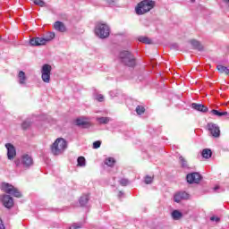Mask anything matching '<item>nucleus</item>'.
I'll use <instances>...</instances> for the list:
<instances>
[{"label":"nucleus","instance_id":"nucleus-1","mask_svg":"<svg viewBox=\"0 0 229 229\" xmlns=\"http://www.w3.org/2000/svg\"><path fill=\"white\" fill-rule=\"evenodd\" d=\"M156 3L153 0H143L140 2L136 7L135 12L137 15H144L151 12L155 8Z\"/></svg>","mask_w":229,"mask_h":229},{"label":"nucleus","instance_id":"nucleus-2","mask_svg":"<svg viewBox=\"0 0 229 229\" xmlns=\"http://www.w3.org/2000/svg\"><path fill=\"white\" fill-rule=\"evenodd\" d=\"M51 153L55 157L62 155L67 149V140L64 138H57L50 147Z\"/></svg>","mask_w":229,"mask_h":229},{"label":"nucleus","instance_id":"nucleus-3","mask_svg":"<svg viewBox=\"0 0 229 229\" xmlns=\"http://www.w3.org/2000/svg\"><path fill=\"white\" fill-rule=\"evenodd\" d=\"M55 38V32H50L47 37L45 38H32L30 40V46H46L47 42H51Z\"/></svg>","mask_w":229,"mask_h":229},{"label":"nucleus","instance_id":"nucleus-4","mask_svg":"<svg viewBox=\"0 0 229 229\" xmlns=\"http://www.w3.org/2000/svg\"><path fill=\"white\" fill-rule=\"evenodd\" d=\"M95 33L99 38H107L110 37V27L106 23H98Z\"/></svg>","mask_w":229,"mask_h":229},{"label":"nucleus","instance_id":"nucleus-5","mask_svg":"<svg viewBox=\"0 0 229 229\" xmlns=\"http://www.w3.org/2000/svg\"><path fill=\"white\" fill-rule=\"evenodd\" d=\"M120 58L124 65L127 67H135V57L131 55L130 51H123L120 53Z\"/></svg>","mask_w":229,"mask_h":229},{"label":"nucleus","instance_id":"nucleus-6","mask_svg":"<svg viewBox=\"0 0 229 229\" xmlns=\"http://www.w3.org/2000/svg\"><path fill=\"white\" fill-rule=\"evenodd\" d=\"M1 189L4 192H6V194H11L12 196H14V198H22L21 191L8 182H3Z\"/></svg>","mask_w":229,"mask_h":229},{"label":"nucleus","instance_id":"nucleus-7","mask_svg":"<svg viewBox=\"0 0 229 229\" xmlns=\"http://www.w3.org/2000/svg\"><path fill=\"white\" fill-rule=\"evenodd\" d=\"M53 67L49 64H44L41 69V78L44 83H49L51 81V71Z\"/></svg>","mask_w":229,"mask_h":229},{"label":"nucleus","instance_id":"nucleus-8","mask_svg":"<svg viewBox=\"0 0 229 229\" xmlns=\"http://www.w3.org/2000/svg\"><path fill=\"white\" fill-rule=\"evenodd\" d=\"M207 126L212 137L215 139H219V137H221V129L217 126V124L214 123H208Z\"/></svg>","mask_w":229,"mask_h":229},{"label":"nucleus","instance_id":"nucleus-9","mask_svg":"<svg viewBox=\"0 0 229 229\" xmlns=\"http://www.w3.org/2000/svg\"><path fill=\"white\" fill-rule=\"evenodd\" d=\"M201 174L198 172L188 174L186 175L188 183H199L201 182Z\"/></svg>","mask_w":229,"mask_h":229},{"label":"nucleus","instance_id":"nucleus-10","mask_svg":"<svg viewBox=\"0 0 229 229\" xmlns=\"http://www.w3.org/2000/svg\"><path fill=\"white\" fill-rule=\"evenodd\" d=\"M5 148L7 149V158L9 160H13L17 156V151L15 150V147L12 143H6Z\"/></svg>","mask_w":229,"mask_h":229},{"label":"nucleus","instance_id":"nucleus-11","mask_svg":"<svg viewBox=\"0 0 229 229\" xmlns=\"http://www.w3.org/2000/svg\"><path fill=\"white\" fill-rule=\"evenodd\" d=\"M1 201L5 208H12L13 207V198L10 195H2Z\"/></svg>","mask_w":229,"mask_h":229},{"label":"nucleus","instance_id":"nucleus-12","mask_svg":"<svg viewBox=\"0 0 229 229\" xmlns=\"http://www.w3.org/2000/svg\"><path fill=\"white\" fill-rule=\"evenodd\" d=\"M191 196L185 191L177 192L174 194V199L175 203H180L182 199H189Z\"/></svg>","mask_w":229,"mask_h":229},{"label":"nucleus","instance_id":"nucleus-13","mask_svg":"<svg viewBox=\"0 0 229 229\" xmlns=\"http://www.w3.org/2000/svg\"><path fill=\"white\" fill-rule=\"evenodd\" d=\"M21 162L24 167H31V165H33V157L28 154H25L21 157Z\"/></svg>","mask_w":229,"mask_h":229},{"label":"nucleus","instance_id":"nucleus-14","mask_svg":"<svg viewBox=\"0 0 229 229\" xmlns=\"http://www.w3.org/2000/svg\"><path fill=\"white\" fill-rule=\"evenodd\" d=\"M89 199H90V194L89 193L82 194L79 199L80 207H87V205H89Z\"/></svg>","mask_w":229,"mask_h":229},{"label":"nucleus","instance_id":"nucleus-15","mask_svg":"<svg viewBox=\"0 0 229 229\" xmlns=\"http://www.w3.org/2000/svg\"><path fill=\"white\" fill-rule=\"evenodd\" d=\"M191 108H193V110H197V112H202L203 114L208 112V107L203 104L192 103Z\"/></svg>","mask_w":229,"mask_h":229},{"label":"nucleus","instance_id":"nucleus-16","mask_svg":"<svg viewBox=\"0 0 229 229\" xmlns=\"http://www.w3.org/2000/svg\"><path fill=\"white\" fill-rule=\"evenodd\" d=\"M54 28L56 31H60L61 33H65V31H67V27H65V24L62 21H55L54 23Z\"/></svg>","mask_w":229,"mask_h":229},{"label":"nucleus","instance_id":"nucleus-17","mask_svg":"<svg viewBox=\"0 0 229 229\" xmlns=\"http://www.w3.org/2000/svg\"><path fill=\"white\" fill-rule=\"evenodd\" d=\"M18 79L20 85H26V80H28V78L26 77V73L23 71L19 72Z\"/></svg>","mask_w":229,"mask_h":229},{"label":"nucleus","instance_id":"nucleus-18","mask_svg":"<svg viewBox=\"0 0 229 229\" xmlns=\"http://www.w3.org/2000/svg\"><path fill=\"white\" fill-rule=\"evenodd\" d=\"M216 69L220 74H225L226 76H229V69L226 66H224L222 64H218L216 66Z\"/></svg>","mask_w":229,"mask_h":229},{"label":"nucleus","instance_id":"nucleus-19","mask_svg":"<svg viewBox=\"0 0 229 229\" xmlns=\"http://www.w3.org/2000/svg\"><path fill=\"white\" fill-rule=\"evenodd\" d=\"M191 46H193L194 49H198V51H203V46H201V43L196 39L191 40Z\"/></svg>","mask_w":229,"mask_h":229},{"label":"nucleus","instance_id":"nucleus-20","mask_svg":"<svg viewBox=\"0 0 229 229\" xmlns=\"http://www.w3.org/2000/svg\"><path fill=\"white\" fill-rule=\"evenodd\" d=\"M171 216L174 221H179V219L183 217V214H182V212L178 211L177 209L174 210Z\"/></svg>","mask_w":229,"mask_h":229},{"label":"nucleus","instance_id":"nucleus-21","mask_svg":"<svg viewBox=\"0 0 229 229\" xmlns=\"http://www.w3.org/2000/svg\"><path fill=\"white\" fill-rule=\"evenodd\" d=\"M139 42H142V44H153V40L146 36H140L138 38Z\"/></svg>","mask_w":229,"mask_h":229},{"label":"nucleus","instance_id":"nucleus-22","mask_svg":"<svg viewBox=\"0 0 229 229\" xmlns=\"http://www.w3.org/2000/svg\"><path fill=\"white\" fill-rule=\"evenodd\" d=\"M75 123L77 126H87V124H89V122H87V119L85 118H77L75 120Z\"/></svg>","mask_w":229,"mask_h":229},{"label":"nucleus","instance_id":"nucleus-23","mask_svg":"<svg viewBox=\"0 0 229 229\" xmlns=\"http://www.w3.org/2000/svg\"><path fill=\"white\" fill-rule=\"evenodd\" d=\"M106 165H108V167H114L115 165V158L114 157H107L105 161Z\"/></svg>","mask_w":229,"mask_h":229},{"label":"nucleus","instance_id":"nucleus-24","mask_svg":"<svg viewBox=\"0 0 229 229\" xmlns=\"http://www.w3.org/2000/svg\"><path fill=\"white\" fill-rule=\"evenodd\" d=\"M211 114H213V115H217L218 117H223V115H228V112L226 111L219 112L216 109L211 110Z\"/></svg>","mask_w":229,"mask_h":229},{"label":"nucleus","instance_id":"nucleus-25","mask_svg":"<svg viewBox=\"0 0 229 229\" xmlns=\"http://www.w3.org/2000/svg\"><path fill=\"white\" fill-rule=\"evenodd\" d=\"M203 158H210L212 157V150L206 148L202 150Z\"/></svg>","mask_w":229,"mask_h":229},{"label":"nucleus","instance_id":"nucleus-26","mask_svg":"<svg viewBox=\"0 0 229 229\" xmlns=\"http://www.w3.org/2000/svg\"><path fill=\"white\" fill-rule=\"evenodd\" d=\"M146 112V108L143 106H136V113L138 115H142Z\"/></svg>","mask_w":229,"mask_h":229},{"label":"nucleus","instance_id":"nucleus-27","mask_svg":"<svg viewBox=\"0 0 229 229\" xmlns=\"http://www.w3.org/2000/svg\"><path fill=\"white\" fill-rule=\"evenodd\" d=\"M77 165L79 167H84V165H85V157H78Z\"/></svg>","mask_w":229,"mask_h":229},{"label":"nucleus","instance_id":"nucleus-28","mask_svg":"<svg viewBox=\"0 0 229 229\" xmlns=\"http://www.w3.org/2000/svg\"><path fill=\"white\" fill-rule=\"evenodd\" d=\"M98 123L100 124H108L110 123V118L108 117H100L98 119Z\"/></svg>","mask_w":229,"mask_h":229},{"label":"nucleus","instance_id":"nucleus-29","mask_svg":"<svg viewBox=\"0 0 229 229\" xmlns=\"http://www.w3.org/2000/svg\"><path fill=\"white\" fill-rule=\"evenodd\" d=\"M33 3L38 6H41V8H44V6H46V2H44V0H33Z\"/></svg>","mask_w":229,"mask_h":229},{"label":"nucleus","instance_id":"nucleus-30","mask_svg":"<svg viewBox=\"0 0 229 229\" xmlns=\"http://www.w3.org/2000/svg\"><path fill=\"white\" fill-rule=\"evenodd\" d=\"M30 126H31V123H30V122H23L21 123L22 130H29L30 128Z\"/></svg>","mask_w":229,"mask_h":229},{"label":"nucleus","instance_id":"nucleus-31","mask_svg":"<svg viewBox=\"0 0 229 229\" xmlns=\"http://www.w3.org/2000/svg\"><path fill=\"white\" fill-rule=\"evenodd\" d=\"M179 160H180V164H181L182 167H187V160H185V157L181 156L179 157Z\"/></svg>","mask_w":229,"mask_h":229},{"label":"nucleus","instance_id":"nucleus-32","mask_svg":"<svg viewBox=\"0 0 229 229\" xmlns=\"http://www.w3.org/2000/svg\"><path fill=\"white\" fill-rule=\"evenodd\" d=\"M153 182V177L149 176V175H147L145 177V183L147 185H149V183H152Z\"/></svg>","mask_w":229,"mask_h":229},{"label":"nucleus","instance_id":"nucleus-33","mask_svg":"<svg viewBox=\"0 0 229 229\" xmlns=\"http://www.w3.org/2000/svg\"><path fill=\"white\" fill-rule=\"evenodd\" d=\"M101 148V141L100 140H97L95 142H93V149H98Z\"/></svg>","mask_w":229,"mask_h":229},{"label":"nucleus","instance_id":"nucleus-34","mask_svg":"<svg viewBox=\"0 0 229 229\" xmlns=\"http://www.w3.org/2000/svg\"><path fill=\"white\" fill-rule=\"evenodd\" d=\"M128 183H129L128 179H121L120 180V184H122L123 187H126V185H128Z\"/></svg>","mask_w":229,"mask_h":229},{"label":"nucleus","instance_id":"nucleus-35","mask_svg":"<svg viewBox=\"0 0 229 229\" xmlns=\"http://www.w3.org/2000/svg\"><path fill=\"white\" fill-rule=\"evenodd\" d=\"M98 101H99V103H103V101H105V97L103 95H98L97 97Z\"/></svg>","mask_w":229,"mask_h":229},{"label":"nucleus","instance_id":"nucleus-36","mask_svg":"<svg viewBox=\"0 0 229 229\" xmlns=\"http://www.w3.org/2000/svg\"><path fill=\"white\" fill-rule=\"evenodd\" d=\"M210 221H216V223H219V221H221V218L217 216H211Z\"/></svg>","mask_w":229,"mask_h":229},{"label":"nucleus","instance_id":"nucleus-37","mask_svg":"<svg viewBox=\"0 0 229 229\" xmlns=\"http://www.w3.org/2000/svg\"><path fill=\"white\" fill-rule=\"evenodd\" d=\"M80 228H81V225H72V226H70V229H80Z\"/></svg>","mask_w":229,"mask_h":229},{"label":"nucleus","instance_id":"nucleus-38","mask_svg":"<svg viewBox=\"0 0 229 229\" xmlns=\"http://www.w3.org/2000/svg\"><path fill=\"white\" fill-rule=\"evenodd\" d=\"M107 4H114L115 0H106Z\"/></svg>","mask_w":229,"mask_h":229},{"label":"nucleus","instance_id":"nucleus-39","mask_svg":"<svg viewBox=\"0 0 229 229\" xmlns=\"http://www.w3.org/2000/svg\"><path fill=\"white\" fill-rule=\"evenodd\" d=\"M14 163L16 164L17 167H19V165H20V164H21V160L16 159V160L14 161Z\"/></svg>","mask_w":229,"mask_h":229},{"label":"nucleus","instance_id":"nucleus-40","mask_svg":"<svg viewBox=\"0 0 229 229\" xmlns=\"http://www.w3.org/2000/svg\"><path fill=\"white\" fill-rule=\"evenodd\" d=\"M219 189V186H216L215 188H214V191H217Z\"/></svg>","mask_w":229,"mask_h":229},{"label":"nucleus","instance_id":"nucleus-41","mask_svg":"<svg viewBox=\"0 0 229 229\" xmlns=\"http://www.w3.org/2000/svg\"><path fill=\"white\" fill-rule=\"evenodd\" d=\"M225 1V3H229V0H224Z\"/></svg>","mask_w":229,"mask_h":229},{"label":"nucleus","instance_id":"nucleus-42","mask_svg":"<svg viewBox=\"0 0 229 229\" xmlns=\"http://www.w3.org/2000/svg\"><path fill=\"white\" fill-rule=\"evenodd\" d=\"M191 3H194L196 0H191Z\"/></svg>","mask_w":229,"mask_h":229},{"label":"nucleus","instance_id":"nucleus-43","mask_svg":"<svg viewBox=\"0 0 229 229\" xmlns=\"http://www.w3.org/2000/svg\"><path fill=\"white\" fill-rule=\"evenodd\" d=\"M226 4H228V6H229V2H227Z\"/></svg>","mask_w":229,"mask_h":229}]
</instances>
